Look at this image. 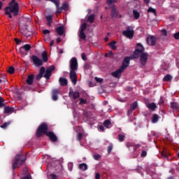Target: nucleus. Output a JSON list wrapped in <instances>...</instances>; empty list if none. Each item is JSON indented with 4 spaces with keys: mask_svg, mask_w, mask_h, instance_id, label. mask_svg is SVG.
<instances>
[{
    "mask_svg": "<svg viewBox=\"0 0 179 179\" xmlns=\"http://www.w3.org/2000/svg\"><path fill=\"white\" fill-rule=\"evenodd\" d=\"M111 16L113 17H117V16H118V11H117V8L114 6H113L111 9Z\"/></svg>",
    "mask_w": 179,
    "mask_h": 179,
    "instance_id": "393cba45",
    "label": "nucleus"
},
{
    "mask_svg": "<svg viewBox=\"0 0 179 179\" xmlns=\"http://www.w3.org/2000/svg\"><path fill=\"white\" fill-rule=\"evenodd\" d=\"M117 2V0H107L106 3L107 5H113V3H115Z\"/></svg>",
    "mask_w": 179,
    "mask_h": 179,
    "instance_id": "09e8293b",
    "label": "nucleus"
},
{
    "mask_svg": "<svg viewBox=\"0 0 179 179\" xmlns=\"http://www.w3.org/2000/svg\"><path fill=\"white\" fill-rule=\"evenodd\" d=\"M10 125V122H6L2 125H1V128L3 129H5L6 128H8V126Z\"/></svg>",
    "mask_w": 179,
    "mask_h": 179,
    "instance_id": "ea45409f",
    "label": "nucleus"
},
{
    "mask_svg": "<svg viewBox=\"0 0 179 179\" xmlns=\"http://www.w3.org/2000/svg\"><path fill=\"white\" fill-rule=\"evenodd\" d=\"M125 138V136L122 134H119L118 135V141L119 142H124V138Z\"/></svg>",
    "mask_w": 179,
    "mask_h": 179,
    "instance_id": "49530a36",
    "label": "nucleus"
},
{
    "mask_svg": "<svg viewBox=\"0 0 179 179\" xmlns=\"http://www.w3.org/2000/svg\"><path fill=\"white\" fill-rule=\"evenodd\" d=\"M43 61L47 62L48 61V55H47V51H43L41 55Z\"/></svg>",
    "mask_w": 179,
    "mask_h": 179,
    "instance_id": "c85d7f7f",
    "label": "nucleus"
},
{
    "mask_svg": "<svg viewBox=\"0 0 179 179\" xmlns=\"http://www.w3.org/2000/svg\"><path fill=\"white\" fill-rule=\"evenodd\" d=\"M21 179H33V178H31V175L28 174L25 176H23L22 178H21Z\"/></svg>",
    "mask_w": 179,
    "mask_h": 179,
    "instance_id": "5fc2aeb1",
    "label": "nucleus"
},
{
    "mask_svg": "<svg viewBox=\"0 0 179 179\" xmlns=\"http://www.w3.org/2000/svg\"><path fill=\"white\" fill-rule=\"evenodd\" d=\"M26 82L27 85L31 86V85H33V82H34V74H31L28 76Z\"/></svg>",
    "mask_w": 179,
    "mask_h": 179,
    "instance_id": "412c9836",
    "label": "nucleus"
},
{
    "mask_svg": "<svg viewBox=\"0 0 179 179\" xmlns=\"http://www.w3.org/2000/svg\"><path fill=\"white\" fill-rule=\"evenodd\" d=\"M31 50V45H30L29 44H25L20 48V53L22 55H27V54H26L24 51H30Z\"/></svg>",
    "mask_w": 179,
    "mask_h": 179,
    "instance_id": "f8f14e48",
    "label": "nucleus"
},
{
    "mask_svg": "<svg viewBox=\"0 0 179 179\" xmlns=\"http://www.w3.org/2000/svg\"><path fill=\"white\" fill-rule=\"evenodd\" d=\"M162 34H163V36H167V31H166V29H162Z\"/></svg>",
    "mask_w": 179,
    "mask_h": 179,
    "instance_id": "e2e57ef3",
    "label": "nucleus"
},
{
    "mask_svg": "<svg viewBox=\"0 0 179 179\" xmlns=\"http://www.w3.org/2000/svg\"><path fill=\"white\" fill-rule=\"evenodd\" d=\"M70 79L75 86L78 82V75H76V71L70 70Z\"/></svg>",
    "mask_w": 179,
    "mask_h": 179,
    "instance_id": "9b49d317",
    "label": "nucleus"
},
{
    "mask_svg": "<svg viewBox=\"0 0 179 179\" xmlns=\"http://www.w3.org/2000/svg\"><path fill=\"white\" fill-rule=\"evenodd\" d=\"M143 53H145V48L142 44L137 43L135 49V57Z\"/></svg>",
    "mask_w": 179,
    "mask_h": 179,
    "instance_id": "1a4fd4ad",
    "label": "nucleus"
},
{
    "mask_svg": "<svg viewBox=\"0 0 179 179\" xmlns=\"http://www.w3.org/2000/svg\"><path fill=\"white\" fill-rule=\"evenodd\" d=\"M78 36L81 40H86V34H85V31H80Z\"/></svg>",
    "mask_w": 179,
    "mask_h": 179,
    "instance_id": "c9c22d12",
    "label": "nucleus"
},
{
    "mask_svg": "<svg viewBox=\"0 0 179 179\" xmlns=\"http://www.w3.org/2000/svg\"><path fill=\"white\" fill-rule=\"evenodd\" d=\"M55 31L58 36H64V34L65 33V29L64 28V26H60L56 28Z\"/></svg>",
    "mask_w": 179,
    "mask_h": 179,
    "instance_id": "aec40b11",
    "label": "nucleus"
},
{
    "mask_svg": "<svg viewBox=\"0 0 179 179\" xmlns=\"http://www.w3.org/2000/svg\"><path fill=\"white\" fill-rule=\"evenodd\" d=\"M99 129L101 131H102L103 132H104V126H103V125L99 126Z\"/></svg>",
    "mask_w": 179,
    "mask_h": 179,
    "instance_id": "774afa93",
    "label": "nucleus"
},
{
    "mask_svg": "<svg viewBox=\"0 0 179 179\" xmlns=\"http://www.w3.org/2000/svg\"><path fill=\"white\" fill-rule=\"evenodd\" d=\"M84 69H86L87 71L90 69V64L85 63L84 66Z\"/></svg>",
    "mask_w": 179,
    "mask_h": 179,
    "instance_id": "864d4df0",
    "label": "nucleus"
},
{
    "mask_svg": "<svg viewBox=\"0 0 179 179\" xmlns=\"http://www.w3.org/2000/svg\"><path fill=\"white\" fill-rule=\"evenodd\" d=\"M145 34V29L143 27H138L136 29V35L137 37H142Z\"/></svg>",
    "mask_w": 179,
    "mask_h": 179,
    "instance_id": "a211bd4d",
    "label": "nucleus"
},
{
    "mask_svg": "<svg viewBox=\"0 0 179 179\" xmlns=\"http://www.w3.org/2000/svg\"><path fill=\"white\" fill-rule=\"evenodd\" d=\"M108 155H110V153H111L112 150H113V144H110L108 146Z\"/></svg>",
    "mask_w": 179,
    "mask_h": 179,
    "instance_id": "8fccbe9b",
    "label": "nucleus"
},
{
    "mask_svg": "<svg viewBox=\"0 0 179 179\" xmlns=\"http://www.w3.org/2000/svg\"><path fill=\"white\" fill-rule=\"evenodd\" d=\"M15 41L16 44H20V43L22 42L20 40H19L17 38H15Z\"/></svg>",
    "mask_w": 179,
    "mask_h": 179,
    "instance_id": "69168bd1",
    "label": "nucleus"
},
{
    "mask_svg": "<svg viewBox=\"0 0 179 179\" xmlns=\"http://www.w3.org/2000/svg\"><path fill=\"white\" fill-rule=\"evenodd\" d=\"M80 170H83V171H86L87 170V164L83 163L79 165Z\"/></svg>",
    "mask_w": 179,
    "mask_h": 179,
    "instance_id": "72a5a7b5",
    "label": "nucleus"
},
{
    "mask_svg": "<svg viewBox=\"0 0 179 179\" xmlns=\"http://www.w3.org/2000/svg\"><path fill=\"white\" fill-rule=\"evenodd\" d=\"M122 34L127 37V38H132L134 37V31L131 30V27H127L126 30L122 32Z\"/></svg>",
    "mask_w": 179,
    "mask_h": 179,
    "instance_id": "9d476101",
    "label": "nucleus"
},
{
    "mask_svg": "<svg viewBox=\"0 0 179 179\" xmlns=\"http://www.w3.org/2000/svg\"><path fill=\"white\" fill-rule=\"evenodd\" d=\"M48 124L45 122L41 123L36 129V136L40 138L41 136H43V134L47 135V134H48Z\"/></svg>",
    "mask_w": 179,
    "mask_h": 179,
    "instance_id": "20e7f679",
    "label": "nucleus"
},
{
    "mask_svg": "<svg viewBox=\"0 0 179 179\" xmlns=\"http://www.w3.org/2000/svg\"><path fill=\"white\" fill-rule=\"evenodd\" d=\"M43 34H50V31L48 29H45L43 31Z\"/></svg>",
    "mask_w": 179,
    "mask_h": 179,
    "instance_id": "680f3d73",
    "label": "nucleus"
},
{
    "mask_svg": "<svg viewBox=\"0 0 179 179\" xmlns=\"http://www.w3.org/2000/svg\"><path fill=\"white\" fill-rule=\"evenodd\" d=\"M69 8V4L68 3H64L62 5L61 7L57 8L56 10V14L59 15L60 13H62V10H68V8Z\"/></svg>",
    "mask_w": 179,
    "mask_h": 179,
    "instance_id": "4468645a",
    "label": "nucleus"
},
{
    "mask_svg": "<svg viewBox=\"0 0 179 179\" xmlns=\"http://www.w3.org/2000/svg\"><path fill=\"white\" fill-rule=\"evenodd\" d=\"M87 27V24H86V22L80 25V31H85V30H86Z\"/></svg>",
    "mask_w": 179,
    "mask_h": 179,
    "instance_id": "4c0bfd02",
    "label": "nucleus"
},
{
    "mask_svg": "<svg viewBox=\"0 0 179 179\" xmlns=\"http://www.w3.org/2000/svg\"><path fill=\"white\" fill-rule=\"evenodd\" d=\"M103 126L105 127V128H111V127H113V124H111V120H104Z\"/></svg>",
    "mask_w": 179,
    "mask_h": 179,
    "instance_id": "b1692460",
    "label": "nucleus"
},
{
    "mask_svg": "<svg viewBox=\"0 0 179 179\" xmlns=\"http://www.w3.org/2000/svg\"><path fill=\"white\" fill-rule=\"evenodd\" d=\"M93 159L94 160H100V159H101V155L99 154H95L94 155H93Z\"/></svg>",
    "mask_w": 179,
    "mask_h": 179,
    "instance_id": "a18cd8bd",
    "label": "nucleus"
},
{
    "mask_svg": "<svg viewBox=\"0 0 179 179\" xmlns=\"http://www.w3.org/2000/svg\"><path fill=\"white\" fill-rule=\"evenodd\" d=\"M26 157L22 153L15 155L14 162L12 165L13 170H16L19 166H22L26 162Z\"/></svg>",
    "mask_w": 179,
    "mask_h": 179,
    "instance_id": "7ed1b4c3",
    "label": "nucleus"
},
{
    "mask_svg": "<svg viewBox=\"0 0 179 179\" xmlns=\"http://www.w3.org/2000/svg\"><path fill=\"white\" fill-rule=\"evenodd\" d=\"M13 111H15V108H10L9 106L4 108L5 114H10L11 113H13Z\"/></svg>",
    "mask_w": 179,
    "mask_h": 179,
    "instance_id": "5701e85b",
    "label": "nucleus"
},
{
    "mask_svg": "<svg viewBox=\"0 0 179 179\" xmlns=\"http://www.w3.org/2000/svg\"><path fill=\"white\" fill-rule=\"evenodd\" d=\"M95 179H100V173H96L95 175Z\"/></svg>",
    "mask_w": 179,
    "mask_h": 179,
    "instance_id": "0e129e2a",
    "label": "nucleus"
},
{
    "mask_svg": "<svg viewBox=\"0 0 179 179\" xmlns=\"http://www.w3.org/2000/svg\"><path fill=\"white\" fill-rule=\"evenodd\" d=\"M5 15L8 16L10 19L16 17V16H20L21 12L19 6V3L16 2V0H11L8 3V6L4 8Z\"/></svg>",
    "mask_w": 179,
    "mask_h": 179,
    "instance_id": "f257e3e1",
    "label": "nucleus"
},
{
    "mask_svg": "<svg viewBox=\"0 0 179 179\" xmlns=\"http://www.w3.org/2000/svg\"><path fill=\"white\" fill-rule=\"evenodd\" d=\"M59 83L60 86H66L68 85V80L66 78L60 77L59 78Z\"/></svg>",
    "mask_w": 179,
    "mask_h": 179,
    "instance_id": "4be33fe9",
    "label": "nucleus"
},
{
    "mask_svg": "<svg viewBox=\"0 0 179 179\" xmlns=\"http://www.w3.org/2000/svg\"><path fill=\"white\" fill-rule=\"evenodd\" d=\"M140 16H141V14L138 12H137L136 10H135V19H136V20L139 19Z\"/></svg>",
    "mask_w": 179,
    "mask_h": 179,
    "instance_id": "13d9d810",
    "label": "nucleus"
},
{
    "mask_svg": "<svg viewBox=\"0 0 179 179\" xmlns=\"http://www.w3.org/2000/svg\"><path fill=\"white\" fill-rule=\"evenodd\" d=\"M81 58L83 61H87V57H86V54H85V52L81 54Z\"/></svg>",
    "mask_w": 179,
    "mask_h": 179,
    "instance_id": "3c124183",
    "label": "nucleus"
},
{
    "mask_svg": "<svg viewBox=\"0 0 179 179\" xmlns=\"http://www.w3.org/2000/svg\"><path fill=\"white\" fill-rule=\"evenodd\" d=\"M83 104H87V100L83 98L80 99L79 105L83 106Z\"/></svg>",
    "mask_w": 179,
    "mask_h": 179,
    "instance_id": "58836bf2",
    "label": "nucleus"
},
{
    "mask_svg": "<svg viewBox=\"0 0 179 179\" xmlns=\"http://www.w3.org/2000/svg\"><path fill=\"white\" fill-rule=\"evenodd\" d=\"M95 18L96 15L94 14H90L87 17V22L89 23H93V22H94Z\"/></svg>",
    "mask_w": 179,
    "mask_h": 179,
    "instance_id": "bb28decb",
    "label": "nucleus"
},
{
    "mask_svg": "<svg viewBox=\"0 0 179 179\" xmlns=\"http://www.w3.org/2000/svg\"><path fill=\"white\" fill-rule=\"evenodd\" d=\"M171 107L173 110H178L179 109V103L177 102H171Z\"/></svg>",
    "mask_w": 179,
    "mask_h": 179,
    "instance_id": "c756f323",
    "label": "nucleus"
},
{
    "mask_svg": "<svg viewBox=\"0 0 179 179\" xmlns=\"http://www.w3.org/2000/svg\"><path fill=\"white\" fill-rule=\"evenodd\" d=\"M82 138H83V134H82V133H79L77 136L78 141H82Z\"/></svg>",
    "mask_w": 179,
    "mask_h": 179,
    "instance_id": "6e6d98bb",
    "label": "nucleus"
},
{
    "mask_svg": "<svg viewBox=\"0 0 179 179\" xmlns=\"http://www.w3.org/2000/svg\"><path fill=\"white\" fill-rule=\"evenodd\" d=\"M135 110V102H133L131 106L130 110L127 112V115L129 117L132 114V111Z\"/></svg>",
    "mask_w": 179,
    "mask_h": 179,
    "instance_id": "2f4dec72",
    "label": "nucleus"
},
{
    "mask_svg": "<svg viewBox=\"0 0 179 179\" xmlns=\"http://www.w3.org/2000/svg\"><path fill=\"white\" fill-rule=\"evenodd\" d=\"M69 96V97H73V99H74V100H76V99H79L80 95L79 94V92H78V91L73 92V89H72V87H70Z\"/></svg>",
    "mask_w": 179,
    "mask_h": 179,
    "instance_id": "2eb2a0df",
    "label": "nucleus"
},
{
    "mask_svg": "<svg viewBox=\"0 0 179 179\" xmlns=\"http://www.w3.org/2000/svg\"><path fill=\"white\" fill-rule=\"evenodd\" d=\"M158 104L159 106H163V104H164V99H163V97H160Z\"/></svg>",
    "mask_w": 179,
    "mask_h": 179,
    "instance_id": "603ef678",
    "label": "nucleus"
},
{
    "mask_svg": "<svg viewBox=\"0 0 179 179\" xmlns=\"http://www.w3.org/2000/svg\"><path fill=\"white\" fill-rule=\"evenodd\" d=\"M148 12H150L151 13H153L154 15H156V9L152 8V7H149Z\"/></svg>",
    "mask_w": 179,
    "mask_h": 179,
    "instance_id": "c03bdc74",
    "label": "nucleus"
},
{
    "mask_svg": "<svg viewBox=\"0 0 179 179\" xmlns=\"http://www.w3.org/2000/svg\"><path fill=\"white\" fill-rule=\"evenodd\" d=\"M78 63L76 57H73L70 60V69L71 71H78Z\"/></svg>",
    "mask_w": 179,
    "mask_h": 179,
    "instance_id": "0eeeda50",
    "label": "nucleus"
},
{
    "mask_svg": "<svg viewBox=\"0 0 179 179\" xmlns=\"http://www.w3.org/2000/svg\"><path fill=\"white\" fill-rule=\"evenodd\" d=\"M50 176L52 177V179H57V175L55 174H50Z\"/></svg>",
    "mask_w": 179,
    "mask_h": 179,
    "instance_id": "338daca9",
    "label": "nucleus"
},
{
    "mask_svg": "<svg viewBox=\"0 0 179 179\" xmlns=\"http://www.w3.org/2000/svg\"><path fill=\"white\" fill-rule=\"evenodd\" d=\"M59 93V91L57 89H55L52 91V99L54 101H57V100H58Z\"/></svg>",
    "mask_w": 179,
    "mask_h": 179,
    "instance_id": "6ab92c4d",
    "label": "nucleus"
},
{
    "mask_svg": "<svg viewBox=\"0 0 179 179\" xmlns=\"http://www.w3.org/2000/svg\"><path fill=\"white\" fill-rule=\"evenodd\" d=\"M7 72L10 75H13V73H15V68L12 66L9 67Z\"/></svg>",
    "mask_w": 179,
    "mask_h": 179,
    "instance_id": "37998d69",
    "label": "nucleus"
},
{
    "mask_svg": "<svg viewBox=\"0 0 179 179\" xmlns=\"http://www.w3.org/2000/svg\"><path fill=\"white\" fill-rule=\"evenodd\" d=\"M50 2H52L56 6V9L57 10L59 7V0H50Z\"/></svg>",
    "mask_w": 179,
    "mask_h": 179,
    "instance_id": "e433bc0d",
    "label": "nucleus"
},
{
    "mask_svg": "<svg viewBox=\"0 0 179 179\" xmlns=\"http://www.w3.org/2000/svg\"><path fill=\"white\" fill-rule=\"evenodd\" d=\"M46 20L48 22L47 24L49 27H51V23H52V15H47L45 17Z\"/></svg>",
    "mask_w": 179,
    "mask_h": 179,
    "instance_id": "a878e982",
    "label": "nucleus"
},
{
    "mask_svg": "<svg viewBox=\"0 0 179 179\" xmlns=\"http://www.w3.org/2000/svg\"><path fill=\"white\" fill-rule=\"evenodd\" d=\"M116 44H117V41H113L112 42L108 43V45L109 47H110L112 50H117V46L115 45Z\"/></svg>",
    "mask_w": 179,
    "mask_h": 179,
    "instance_id": "7c9ffc66",
    "label": "nucleus"
},
{
    "mask_svg": "<svg viewBox=\"0 0 179 179\" xmlns=\"http://www.w3.org/2000/svg\"><path fill=\"white\" fill-rule=\"evenodd\" d=\"M46 136L50 138L52 142H57L58 141V137H57V135H55V134H54L52 131H48L46 134Z\"/></svg>",
    "mask_w": 179,
    "mask_h": 179,
    "instance_id": "dca6fc26",
    "label": "nucleus"
},
{
    "mask_svg": "<svg viewBox=\"0 0 179 179\" xmlns=\"http://www.w3.org/2000/svg\"><path fill=\"white\" fill-rule=\"evenodd\" d=\"M112 55H113V51H110L109 52L105 54V57H106V58H109V57H111Z\"/></svg>",
    "mask_w": 179,
    "mask_h": 179,
    "instance_id": "4d7b16f0",
    "label": "nucleus"
},
{
    "mask_svg": "<svg viewBox=\"0 0 179 179\" xmlns=\"http://www.w3.org/2000/svg\"><path fill=\"white\" fill-rule=\"evenodd\" d=\"M5 107V99L0 97V108Z\"/></svg>",
    "mask_w": 179,
    "mask_h": 179,
    "instance_id": "a19ab883",
    "label": "nucleus"
},
{
    "mask_svg": "<svg viewBox=\"0 0 179 179\" xmlns=\"http://www.w3.org/2000/svg\"><path fill=\"white\" fill-rule=\"evenodd\" d=\"M171 79H173V76H171V75L170 74H167L166 76H165L163 78V81L164 82H170V80H171Z\"/></svg>",
    "mask_w": 179,
    "mask_h": 179,
    "instance_id": "473e14b6",
    "label": "nucleus"
},
{
    "mask_svg": "<svg viewBox=\"0 0 179 179\" xmlns=\"http://www.w3.org/2000/svg\"><path fill=\"white\" fill-rule=\"evenodd\" d=\"M173 37L175 40H179V32H176L173 34Z\"/></svg>",
    "mask_w": 179,
    "mask_h": 179,
    "instance_id": "bf43d9fd",
    "label": "nucleus"
},
{
    "mask_svg": "<svg viewBox=\"0 0 179 179\" xmlns=\"http://www.w3.org/2000/svg\"><path fill=\"white\" fill-rule=\"evenodd\" d=\"M95 80L96 82H98V83H101V82H103V78L96 77Z\"/></svg>",
    "mask_w": 179,
    "mask_h": 179,
    "instance_id": "052dcab7",
    "label": "nucleus"
},
{
    "mask_svg": "<svg viewBox=\"0 0 179 179\" xmlns=\"http://www.w3.org/2000/svg\"><path fill=\"white\" fill-rule=\"evenodd\" d=\"M130 62H131V57H124L121 66H123L124 70L127 69V68L129 66Z\"/></svg>",
    "mask_w": 179,
    "mask_h": 179,
    "instance_id": "f3484780",
    "label": "nucleus"
},
{
    "mask_svg": "<svg viewBox=\"0 0 179 179\" xmlns=\"http://www.w3.org/2000/svg\"><path fill=\"white\" fill-rule=\"evenodd\" d=\"M147 107L150 110H152V111H155L156 110V108H157V106H156V103H151L147 105Z\"/></svg>",
    "mask_w": 179,
    "mask_h": 179,
    "instance_id": "cd10ccee",
    "label": "nucleus"
},
{
    "mask_svg": "<svg viewBox=\"0 0 179 179\" xmlns=\"http://www.w3.org/2000/svg\"><path fill=\"white\" fill-rule=\"evenodd\" d=\"M55 71V66L52 65L48 67L45 70V67L42 66L40 69L39 74L36 76V80H40L41 78H45L47 80L51 78V75H52V71Z\"/></svg>",
    "mask_w": 179,
    "mask_h": 179,
    "instance_id": "f03ea898",
    "label": "nucleus"
},
{
    "mask_svg": "<svg viewBox=\"0 0 179 179\" xmlns=\"http://www.w3.org/2000/svg\"><path fill=\"white\" fill-rule=\"evenodd\" d=\"M148 156V151L142 150L141 153V157H146Z\"/></svg>",
    "mask_w": 179,
    "mask_h": 179,
    "instance_id": "de8ad7c7",
    "label": "nucleus"
},
{
    "mask_svg": "<svg viewBox=\"0 0 179 179\" xmlns=\"http://www.w3.org/2000/svg\"><path fill=\"white\" fill-rule=\"evenodd\" d=\"M158 121H159V115H157V114H154L152 115V123L156 124V122H157Z\"/></svg>",
    "mask_w": 179,
    "mask_h": 179,
    "instance_id": "f704fd0d",
    "label": "nucleus"
},
{
    "mask_svg": "<svg viewBox=\"0 0 179 179\" xmlns=\"http://www.w3.org/2000/svg\"><path fill=\"white\" fill-rule=\"evenodd\" d=\"M138 57H139L140 58L139 60H140L141 67L142 68V66H146L149 55L147 52H144L140 55H137L136 56V58H137Z\"/></svg>",
    "mask_w": 179,
    "mask_h": 179,
    "instance_id": "39448f33",
    "label": "nucleus"
},
{
    "mask_svg": "<svg viewBox=\"0 0 179 179\" xmlns=\"http://www.w3.org/2000/svg\"><path fill=\"white\" fill-rule=\"evenodd\" d=\"M124 66H120L117 71L113 72L111 75L113 78H121L122 72H124Z\"/></svg>",
    "mask_w": 179,
    "mask_h": 179,
    "instance_id": "ddd939ff",
    "label": "nucleus"
},
{
    "mask_svg": "<svg viewBox=\"0 0 179 179\" xmlns=\"http://www.w3.org/2000/svg\"><path fill=\"white\" fill-rule=\"evenodd\" d=\"M127 148H128V149H129V150H135V146L132 145V144L131 143H127Z\"/></svg>",
    "mask_w": 179,
    "mask_h": 179,
    "instance_id": "79ce46f5",
    "label": "nucleus"
},
{
    "mask_svg": "<svg viewBox=\"0 0 179 179\" xmlns=\"http://www.w3.org/2000/svg\"><path fill=\"white\" fill-rule=\"evenodd\" d=\"M31 59L32 60L34 65H35V66H36L37 68L43 66V60H41V59H39L38 57H37L36 55H32L31 57Z\"/></svg>",
    "mask_w": 179,
    "mask_h": 179,
    "instance_id": "423d86ee",
    "label": "nucleus"
},
{
    "mask_svg": "<svg viewBox=\"0 0 179 179\" xmlns=\"http://www.w3.org/2000/svg\"><path fill=\"white\" fill-rule=\"evenodd\" d=\"M146 43L148 45H151L152 47L156 45V43H157V39L155 36L149 35L146 38Z\"/></svg>",
    "mask_w": 179,
    "mask_h": 179,
    "instance_id": "6e6552de",
    "label": "nucleus"
}]
</instances>
